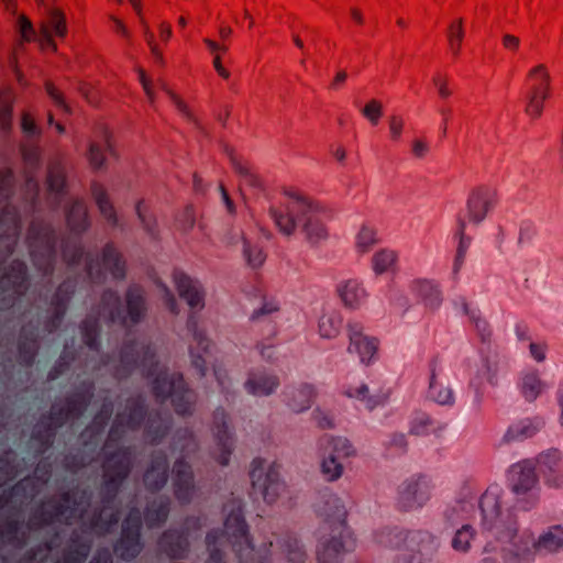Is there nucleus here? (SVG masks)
<instances>
[{
	"label": "nucleus",
	"instance_id": "obj_1",
	"mask_svg": "<svg viewBox=\"0 0 563 563\" xmlns=\"http://www.w3.org/2000/svg\"><path fill=\"white\" fill-rule=\"evenodd\" d=\"M482 528L487 533L485 552L499 550L506 563H531L537 551L563 550V527H551L534 541L530 536H518L516 517L503 514L497 495L485 492L479 499Z\"/></svg>",
	"mask_w": 563,
	"mask_h": 563
},
{
	"label": "nucleus",
	"instance_id": "obj_2",
	"mask_svg": "<svg viewBox=\"0 0 563 563\" xmlns=\"http://www.w3.org/2000/svg\"><path fill=\"white\" fill-rule=\"evenodd\" d=\"M66 223L77 239L62 240V257L69 268L77 267L85 260V273L90 284H98L104 279L101 266L111 274L112 278H125V261L112 242H108L101 252V258L86 253L79 236L90 227L87 208L82 200H74L66 208Z\"/></svg>",
	"mask_w": 563,
	"mask_h": 563
},
{
	"label": "nucleus",
	"instance_id": "obj_3",
	"mask_svg": "<svg viewBox=\"0 0 563 563\" xmlns=\"http://www.w3.org/2000/svg\"><path fill=\"white\" fill-rule=\"evenodd\" d=\"M125 305L118 291L111 288L103 290L99 306L80 323V333L85 345L93 352L101 349V323L103 318L108 324L132 328L141 323L147 313L145 291L140 285H130L124 295Z\"/></svg>",
	"mask_w": 563,
	"mask_h": 563
},
{
	"label": "nucleus",
	"instance_id": "obj_4",
	"mask_svg": "<svg viewBox=\"0 0 563 563\" xmlns=\"http://www.w3.org/2000/svg\"><path fill=\"white\" fill-rule=\"evenodd\" d=\"M284 234L290 235L300 227L311 244L328 239L324 222L333 218L332 209L295 188L284 190Z\"/></svg>",
	"mask_w": 563,
	"mask_h": 563
},
{
	"label": "nucleus",
	"instance_id": "obj_5",
	"mask_svg": "<svg viewBox=\"0 0 563 563\" xmlns=\"http://www.w3.org/2000/svg\"><path fill=\"white\" fill-rule=\"evenodd\" d=\"M91 504V493L81 489L77 496L70 492L60 494L59 500L51 499L36 508L30 517L27 528L38 530L56 522L69 525L74 519L82 518Z\"/></svg>",
	"mask_w": 563,
	"mask_h": 563
},
{
	"label": "nucleus",
	"instance_id": "obj_6",
	"mask_svg": "<svg viewBox=\"0 0 563 563\" xmlns=\"http://www.w3.org/2000/svg\"><path fill=\"white\" fill-rule=\"evenodd\" d=\"M133 450L120 445L114 451H104L102 461V481L100 485V501L104 508H114L121 488L133 467Z\"/></svg>",
	"mask_w": 563,
	"mask_h": 563
},
{
	"label": "nucleus",
	"instance_id": "obj_7",
	"mask_svg": "<svg viewBox=\"0 0 563 563\" xmlns=\"http://www.w3.org/2000/svg\"><path fill=\"white\" fill-rule=\"evenodd\" d=\"M26 244L33 266L43 277H51L55 271L58 233L53 224L32 221Z\"/></svg>",
	"mask_w": 563,
	"mask_h": 563
},
{
	"label": "nucleus",
	"instance_id": "obj_8",
	"mask_svg": "<svg viewBox=\"0 0 563 563\" xmlns=\"http://www.w3.org/2000/svg\"><path fill=\"white\" fill-rule=\"evenodd\" d=\"M346 510L343 505H335L334 516H328L324 530L331 534L330 539L321 540L317 550L318 563H341L345 553L352 551L355 541L346 526Z\"/></svg>",
	"mask_w": 563,
	"mask_h": 563
},
{
	"label": "nucleus",
	"instance_id": "obj_9",
	"mask_svg": "<svg viewBox=\"0 0 563 563\" xmlns=\"http://www.w3.org/2000/svg\"><path fill=\"white\" fill-rule=\"evenodd\" d=\"M152 393L159 404L169 399L176 415H192L196 395L186 384L183 374L161 371L152 380Z\"/></svg>",
	"mask_w": 563,
	"mask_h": 563
},
{
	"label": "nucleus",
	"instance_id": "obj_10",
	"mask_svg": "<svg viewBox=\"0 0 563 563\" xmlns=\"http://www.w3.org/2000/svg\"><path fill=\"white\" fill-rule=\"evenodd\" d=\"M553 95V78L545 64L531 67L523 86V112L530 121L542 118L547 102Z\"/></svg>",
	"mask_w": 563,
	"mask_h": 563
},
{
	"label": "nucleus",
	"instance_id": "obj_11",
	"mask_svg": "<svg viewBox=\"0 0 563 563\" xmlns=\"http://www.w3.org/2000/svg\"><path fill=\"white\" fill-rule=\"evenodd\" d=\"M140 368L146 377L153 376L158 368V360L155 347L151 342H139L128 340L123 343L119 362L114 367V377L123 379L129 377L135 369Z\"/></svg>",
	"mask_w": 563,
	"mask_h": 563
},
{
	"label": "nucleus",
	"instance_id": "obj_12",
	"mask_svg": "<svg viewBox=\"0 0 563 563\" xmlns=\"http://www.w3.org/2000/svg\"><path fill=\"white\" fill-rule=\"evenodd\" d=\"M388 545L393 549H406L411 552L404 558L402 563H426L432 560L438 550V543L432 534L424 531L405 532L389 531Z\"/></svg>",
	"mask_w": 563,
	"mask_h": 563
},
{
	"label": "nucleus",
	"instance_id": "obj_13",
	"mask_svg": "<svg viewBox=\"0 0 563 563\" xmlns=\"http://www.w3.org/2000/svg\"><path fill=\"white\" fill-rule=\"evenodd\" d=\"M142 527V512L137 506H132L122 520L120 536L113 544V552L122 561L131 562L143 551Z\"/></svg>",
	"mask_w": 563,
	"mask_h": 563
},
{
	"label": "nucleus",
	"instance_id": "obj_14",
	"mask_svg": "<svg viewBox=\"0 0 563 563\" xmlns=\"http://www.w3.org/2000/svg\"><path fill=\"white\" fill-rule=\"evenodd\" d=\"M320 445L324 452L329 451L321 462V473L328 482H334L343 474L342 460L355 455V450L347 439L341 437L325 435L320 440Z\"/></svg>",
	"mask_w": 563,
	"mask_h": 563
},
{
	"label": "nucleus",
	"instance_id": "obj_15",
	"mask_svg": "<svg viewBox=\"0 0 563 563\" xmlns=\"http://www.w3.org/2000/svg\"><path fill=\"white\" fill-rule=\"evenodd\" d=\"M224 532L231 539L233 549L241 563H249L254 553L251 543L249 527L241 505L232 507L224 520Z\"/></svg>",
	"mask_w": 563,
	"mask_h": 563
},
{
	"label": "nucleus",
	"instance_id": "obj_16",
	"mask_svg": "<svg viewBox=\"0 0 563 563\" xmlns=\"http://www.w3.org/2000/svg\"><path fill=\"white\" fill-rule=\"evenodd\" d=\"M250 477L254 494L261 495L268 504L277 499L280 492V465L277 462L271 464L266 470L264 460L254 459Z\"/></svg>",
	"mask_w": 563,
	"mask_h": 563
},
{
	"label": "nucleus",
	"instance_id": "obj_17",
	"mask_svg": "<svg viewBox=\"0 0 563 563\" xmlns=\"http://www.w3.org/2000/svg\"><path fill=\"white\" fill-rule=\"evenodd\" d=\"M77 286V277H68L53 294L49 300L53 311L44 321V329L48 334L55 333L60 328Z\"/></svg>",
	"mask_w": 563,
	"mask_h": 563
},
{
	"label": "nucleus",
	"instance_id": "obj_18",
	"mask_svg": "<svg viewBox=\"0 0 563 563\" xmlns=\"http://www.w3.org/2000/svg\"><path fill=\"white\" fill-rule=\"evenodd\" d=\"M212 432L219 450L216 461L221 466H228L234 450L235 437L230 427V417L222 407L217 408L213 412Z\"/></svg>",
	"mask_w": 563,
	"mask_h": 563
},
{
	"label": "nucleus",
	"instance_id": "obj_19",
	"mask_svg": "<svg viewBox=\"0 0 563 563\" xmlns=\"http://www.w3.org/2000/svg\"><path fill=\"white\" fill-rule=\"evenodd\" d=\"M172 484L174 496L178 503L189 505L196 495L197 487L192 467L184 457H179L174 462Z\"/></svg>",
	"mask_w": 563,
	"mask_h": 563
},
{
	"label": "nucleus",
	"instance_id": "obj_20",
	"mask_svg": "<svg viewBox=\"0 0 563 563\" xmlns=\"http://www.w3.org/2000/svg\"><path fill=\"white\" fill-rule=\"evenodd\" d=\"M430 498V485L424 476H412L405 481L398 492V508L409 511L422 507Z\"/></svg>",
	"mask_w": 563,
	"mask_h": 563
},
{
	"label": "nucleus",
	"instance_id": "obj_21",
	"mask_svg": "<svg viewBox=\"0 0 563 563\" xmlns=\"http://www.w3.org/2000/svg\"><path fill=\"white\" fill-rule=\"evenodd\" d=\"M187 329L191 333L194 341L196 342V350L190 349L191 364L197 369L199 376H205L207 373V360L202 355H210L212 347L211 341L207 338L205 332L198 327V317L195 312H191L187 319Z\"/></svg>",
	"mask_w": 563,
	"mask_h": 563
},
{
	"label": "nucleus",
	"instance_id": "obj_22",
	"mask_svg": "<svg viewBox=\"0 0 563 563\" xmlns=\"http://www.w3.org/2000/svg\"><path fill=\"white\" fill-rule=\"evenodd\" d=\"M347 334L350 340L349 352L357 353L362 363L369 364L377 354L378 340L365 335L363 333V325L360 322H349Z\"/></svg>",
	"mask_w": 563,
	"mask_h": 563
},
{
	"label": "nucleus",
	"instance_id": "obj_23",
	"mask_svg": "<svg viewBox=\"0 0 563 563\" xmlns=\"http://www.w3.org/2000/svg\"><path fill=\"white\" fill-rule=\"evenodd\" d=\"M496 190L481 186L472 190L467 198V217L468 221L475 224L482 222L489 210L497 203Z\"/></svg>",
	"mask_w": 563,
	"mask_h": 563
},
{
	"label": "nucleus",
	"instance_id": "obj_24",
	"mask_svg": "<svg viewBox=\"0 0 563 563\" xmlns=\"http://www.w3.org/2000/svg\"><path fill=\"white\" fill-rule=\"evenodd\" d=\"M169 461L165 451L153 452L151 462L143 475L146 490L157 493L162 490L168 481Z\"/></svg>",
	"mask_w": 563,
	"mask_h": 563
},
{
	"label": "nucleus",
	"instance_id": "obj_25",
	"mask_svg": "<svg viewBox=\"0 0 563 563\" xmlns=\"http://www.w3.org/2000/svg\"><path fill=\"white\" fill-rule=\"evenodd\" d=\"M159 551L170 560H181L187 556L190 549L187 532L184 529L169 528L158 538Z\"/></svg>",
	"mask_w": 563,
	"mask_h": 563
},
{
	"label": "nucleus",
	"instance_id": "obj_26",
	"mask_svg": "<svg viewBox=\"0 0 563 563\" xmlns=\"http://www.w3.org/2000/svg\"><path fill=\"white\" fill-rule=\"evenodd\" d=\"M508 481L511 490L517 495L530 492L538 484L534 462L526 459L511 465Z\"/></svg>",
	"mask_w": 563,
	"mask_h": 563
},
{
	"label": "nucleus",
	"instance_id": "obj_27",
	"mask_svg": "<svg viewBox=\"0 0 563 563\" xmlns=\"http://www.w3.org/2000/svg\"><path fill=\"white\" fill-rule=\"evenodd\" d=\"M175 284L178 294L194 311H200L205 307L206 291L202 284L184 273L175 274Z\"/></svg>",
	"mask_w": 563,
	"mask_h": 563
},
{
	"label": "nucleus",
	"instance_id": "obj_28",
	"mask_svg": "<svg viewBox=\"0 0 563 563\" xmlns=\"http://www.w3.org/2000/svg\"><path fill=\"white\" fill-rule=\"evenodd\" d=\"M544 427L543 418H523L510 424L503 437L504 443L520 442L534 437Z\"/></svg>",
	"mask_w": 563,
	"mask_h": 563
},
{
	"label": "nucleus",
	"instance_id": "obj_29",
	"mask_svg": "<svg viewBox=\"0 0 563 563\" xmlns=\"http://www.w3.org/2000/svg\"><path fill=\"white\" fill-rule=\"evenodd\" d=\"M537 461L541 473L550 485L559 487L563 484V460L558 450L541 453Z\"/></svg>",
	"mask_w": 563,
	"mask_h": 563
},
{
	"label": "nucleus",
	"instance_id": "obj_30",
	"mask_svg": "<svg viewBox=\"0 0 563 563\" xmlns=\"http://www.w3.org/2000/svg\"><path fill=\"white\" fill-rule=\"evenodd\" d=\"M170 512V499L167 496H159L148 501L142 517L148 529L161 528L165 525Z\"/></svg>",
	"mask_w": 563,
	"mask_h": 563
},
{
	"label": "nucleus",
	"instance_id": "obj_31",
	"mask_svg": "<svg viewBox=\"0 0 563 563\" xmlns=\"http://www.w3.org/2000/svg\"><path fill=\"white\" fill-rule=\"evenodd\" d=\"M95 395V383L92 380H82L75 391L66 397L65 404L74 412L75 418L80 419L88 407Z\"/></svg>",
	"mask_w": 563,
	"mask_h": 563
},
{
	"label": "nucleus",
	"instance_id": "obj_32",
	"mask_svg": "<svg viewBox=\"0 0 563 563\" xmlns=\"http://www.w3.org/2000/svg\"><path fill=\"white\" fill-rule=\"evenodd\" d=\"M228 155L234 172L241 178V185L247 187L254 197L266 196V189L262 179L249 166L239 161L232 152L228 151Z\"/></svg>",
	"mask_w": 563,
	"mask_h": 563
},
{
	"label": "nucleus",
	"instance_id": "obj_33",
	"mask_svg": "<svg viewBox=\"0 0 563 563\" xmlns=\"http://www.w3.org/2000/svg\"><path fill=\"white\" fill-rule=\"evenodd\" d=\"M172 428V417L159 411L152 412L145 424L144 434L150 444L157 445L168 434Z\"/></svg>",
	"mask_w": 563,
	"mask_h": 563
},
{
	"label": "nucleus",
	"instance_id": "obj_34",
	"mask_svg": "<svg viewBox=\"0 0 563 563\" xmlns=\"http://www.w3.org/2000/svg\"><path fill=\"white\" fill-rule=\"evenodd\" d=\"M119 519L118 511L113 510V508H104L101 504V507L92 511L89 518V527L97 534L106 536L118 525Z\"/></svg>",
	"mask_w": 563,
	"mask_h": 563
},
{
	"label": "nucleus",
	"instance_id": "obj_35",
	"mask_svg": "<svg viewBox=\"0 0 563 563\" xmlns=\"http://www.w3.org/2000/svg\"><path fill=\"white\" fill-rule=\"evenodd\" d=\"M118 415H122L123 422L128 430H139L147 415V407L142 396L131 398L128 400L125 409Z\"/></svg>",
	"mask_w": 563,
	"mask_h": 563
},
{
	"label": "nucleus",
	"instance_id": "obj_36",
	"mask_svg": "<svg viewBox=\"0 0 563 563\" xmlns=\"http://www.w3.org/2000/svg\"><path fill=\"white\" fill-rule=\"evenodd\" d=\"M439 365L438 357H433L430 361V382H429V397L440 405H452L453 404V393L450 387L443 386L442 383L438 380L437 369Z\"/></svg>",
	"mask_w": 563,
	"mask_h": 563
},
{
	"label": "nucleus",
	"instance_id": "obj_37",
	"mask_svg": "<svg viewBox=\"0 0 563 563\" xmlns=\"http://www.w3.org/2000/svg\"><path fill=\"white\" fill-rule=\"evenodd\" d=\"M338 292L344 306L350 309H357L366 299V291L362 285L355 280L350 279L338 287Z\"/></svg>",
	"mask_w": 563,
	"mask_h": 563
},
{
	"label": "nucleus",
	"instance_id": "obj_38",
	"mask_svg": "<svg viewBox=\"0 0 563 563\" xmlns=\"http://www.w3.org/2000/svg\"><path fill=\"white\" fill-rule=\"evenodd\" d=\"M316 397V390L312 385L302 384L292 388L288 394L287 405L292 412H301L311 407Z\"/></svg>",
	"mask_w": 563,
	"mask_h": 563
},
{
	"label": "nucleus",
	"instance_id": "obj_39",
	"mask_svg": "<svg viewBox=\"0 0 563 563\" xmlns=\"http://www.w3.org/2000/svg\"><path fill=\"white\" fill-rule=\"evenodd\" d=\"M343 394L349 398H356L363 401L366 408L369 410L384 405L389 397V394L385 391L369 395V390L366 384H361L358 387L347 386L344 388Z\"/></svg>",
	"mask_w": 563,
	"mask_h": 563
},
{
	"label": "nucleus",
	"instance_id": "obj_40",
	"mask_svg": "<svg viewBox=\"0 0 563 563\" xmlns=\"http://www.w3.org/2000/svg\"><path fill=\"white\" fill-rule=\"evenodd\" d=\"M277 386V377L266 374H251L244 384L245 390L253 396L271 395Z\"/></svg>",
	"mask_w": 563,
	"mask_h": 563
},
{
	"label": "nucleus",
	"instance_id": "obj_41",
	"mask_svg": "<svg viewBox=\"0 0 563 563\" xmlns=\"http://www.w3.org/2000/svg\"><path fill=\"white\" fill-rule=\"evenodd\" d=\"M90 550V541L82 540L79 534L73 533L64 552L63 563H85Z\"/></svg>",
	"mask_w": 563,
	"mask_h": 563
},
{
	"label": "nucleus",
	"instance_id": "obj_42",
	"mask_svg": "<svg viewBox=\"0 0 563 563\" xmlns=\"http://www.w3.org/2000/svg\"><path fill=\"white\" fill-rule=\"evenodd\" d=\"M444 428L445 424L434 421L427 412L416 411L410 420L409 433L413 435H428Z\"/></svg>",
	"mask_w": 563,
	"mask_h": 563
},
{
	"label": "nucleus",
	"instance_id": "obj_43",
	"mask_svg": "<svg viewBox=\"0 0 563 563\" xmlns=\"http://www.w3.org/2000/svg\"><path fill=\"white\" fill-rule=\"evenodd\" d=\"M465 38L464 19H454L446 29L448 46L452 55L457 58L462 51V44Z\"/></svg>",
	"mask_w": 563,
	"mask_h": 563
},
{
	"label": "nucleus",
	"instance_id": "obj_44",
	"mask_svg": "<svg viewBox=\"0 0 563 563\" xmlns=\"http://www.w3.org/2000/svg\"><path fill=\"white\" fill-rule=\"evenodd\" d=\"M545 385L537 372L526 373L520 380L519 390L523 398L531 402L534 401L543 391Z\"/></svg>",
	"mask_w": 563,
	"mask_h": 563
},
{
	"label": "nucleus",
	"instance_id": "obj_45",
	"mask_svg": "<svg viewBox=\"0 0 563 563\" xmlns=\"http://www.w3.org/2000/svg\"><path fill=\"white\" fill-rule=\"evenodd\" d=\"M91 191H92V196L95 198V201H96L98 209H99L100 213L102 214V217L107 220V222L111 227H118V224H119L118 217L113 209V206L109 201L107 192L98 184L92 185Z\"/></svg>",
	"mask_w": 563,
	"mask_h": 563
},
{
	"label": "nucleus",
	"instance_id": "obj_46",
	"mask_svg": "<svg viewBox=\"0 0 563 563\" xmlns=\"http://www.w3.org/2000/svg\"><path fill=\"white\" fill-rule=\"evenodd\" d=\"M342 317L335 310L325 311L319 319L318 329L322 338L333 339L341 330Z\"/></svg>",
	"mask_w": 563,
	"mask_h": 563
},
{
	"label": "nucleus",
	"instance_id": "obj_47",
	"mask_svg": "<svg viewBox=\"0 0 563 563\" xmlns=\"http://www.w3.org/2000/svg\"><path fill=\"white\" fill-rule=\"evenodd\" d=\"M21 528L22 522L20 520H8L1 532L2 538L8 544L23 549L26 545L27 536Z\"/></svg>",
	"mask_w": 563,
	"mask_h": 563
},
{
	"label": "nucleus",
	"instance_id": "obj_48",
	"mask_svg": "<svg viewBox=\"0 0 563 563\" xmlns=\"http://www.w3.org/2000/svg\"><path fill=\"white\" fill-rule=\"evenodd\" d=\"M377 231L369 224H363L355 238V247L360 254L368 253L378 243Z\"/></svg>",
	"mask_w": 563,
	"mask_h": 563
},
{
	"label": "nucleus",
	"instance_id": "obj_49",
	"mask_svg": "<svg viewBox=\"0 0 563 563\" xmlns=\"http://www.w3.org/2000/svg\"><path fill=\"white\" fill-rule=\"evenodd\" d=\"M76 361V352L68 349L67 345L64 346L58 360L48 371L47 378L48 380H56L58 377L68 372Z\"/></svg>",
	"mask_w": 563,
	"mask_h": 563
},
{
	"label": "nucleus",
	"instance_id": "obj_50",
	"mask_svg": "<svg viewBox=\"0 0 563 563\" xmlns=\"http://www.w3.org/2000/svg\"><path fill=\"white\" fill-rule=\"evenodd\" d=\"M106 153L113 154L109 134L103 133L101 143H91L89 146V161L95 168H101L106 159Z\"/></svg>",
	"mask_w": 563,
	"mask_h": 563
},
{
	"label": "nucleus",
	"instance_id": "obj_51",
	"mask_svg": "<svg viewBox=\"0 0 563 563\" xmlns=\"http://www.w3.org/2000/svg\"><path fill=\"white\" fill-rule=\"evenodd\" d=\"M106 428L96 423L88 424L80 434L82 446L91 454H93L102 439Z\"/></svg>",
	"mask_w": 563,
	"mask_h": 563
},
{
	"label": "nucleus",
	"instance_id": "obj_52",
	"mask_svg": "<svg viewBox=\"0 0 563 563\" xmlns=\"http://www.w3.org/2000/svg\"><path fill=\"white\" fill-rule=\"evenodd\" d=\"M465 229H466L465 219L459 218L457 219V235H459L460 241H459V245H457V250H456V255H455V260H454V268H453L455 274L459 273V271L461 269V267L464 263V260L466 257L467 250L471 244V238L466 236Z\"/></svg>",
	"mask_w": 563,
	"mask_h": 563
},
{
	"label": "nucleus",
	"instance_id": "obj_53",
	"mask_svg": "<svg viewBox=\"0 0 563 563\" xmlns=\"http://www.w3.org/2000/svg\"><path fill=\"white\" fill-rule=\"evenodd\" d=\"M284 556L287 563H303L307 559L306 551L299 544L296 537L287 534L284 539Z\"/></svg>",
	"mask_w": 563,
	"mask_h": 563
},
{
	"label": "nucleus",
	"instance_id": "obj_54",
	"mask_svg": "<svg viewBox=\"0 0 563 563\" xmlns=\"http://www.w3.org/2000/svg\"><path fill=\"white\" fill-rule=\"evenodd\" d=\"M412 290L424 301L439 302L440 291L438 286L429 279H417L412 283Z\"/></svg>",
	"mask_w": 563,
	"mask_h": 563
},
{
	"label": "nucleus",
	"instance_id": "obj_55",
	"mask_svg": "<svg viewBox=\"0 0 563 563\" xmlns=\"http://www.w3.org/2000/svg\"><path fill=\"white\" fill-rule=\"evenodd\" d=\"M66 34V24L64 15L55 10L49 9L48 25L44 27V35L51 43L53 35L63 37Z\"/></svg>",
	"mask_w": 563,
	"mask_h": 563
},
{
	"label": "nucleus",
	"instance_id": "obj_56",
	"mask_svg": "<svg viewBox=\"0 0 563 563\" xmlns=\"http://www.w3.org/2000/svg\"><path fill=\"white\" fill-rule=\"evenodd\" d=\"M38 345L36 343L23 341L18 339V361L24 367H32L38 353Z\"/></svg>",
	"mask_w": 563,
	"mask_h": 563
},
{
	"label": "nucleus",
	"instance_id": "obj_57",
	"mask_svg": "<svg viewBox=\"0 0 563 563\" xmlns=\"http://www.w3.org/2000/svg\"><path fill=\"white\" fill-rule=\"evenodd\" d=\"M397 262V254L391 250H380L372 258L373 269L376 274L388 272Z\"/></svg>",
	"mask_w": 563,
	"mask_h": 563
},
{
	"label": "nucleus",
	"instance_id": "obj_58",
	"mask_svg": "<svg viewBox=\"0 0 563 563\" xmlns=\"http://www.w3.org/2000/svg\"><path fill=\"white\" fill-rule=\"evenodd\" d=\"M220 529H212L206 536V543L209 548V558L206 563H224L222 552L217 548L218 541L223 537Z\"/></svg>",
	"mask_w": 563,
	"mask_h": 563
},
{
	"label": "nucleus",
	"instance_id": "obj_59",
	"mask_svg": "<svg viewBox=\"0 0 563 563\" xmlns=\"http://www.w3.org/2000/svg\"><path fill=\"white\" fill-rule=\"evenodd\" d=\"M474 529L470 525H464L453 537L452 548L455 551L466 552L471 548V541L474 539Z\"/></svg>",
	"mask_w": 563,
	"mask_h": 563
},
{
	"label": "nucleus",
	"instance_id": "obj_60",
	"mask_svg": "<svg viewBox=\"0 0 563 563\" xmlns=\"http://www.w3.org/2000/svg\"><path fill=\"white\" fill-rule=\"evenodd\" d=\"M92 461V454L78 451L69 453L64 459V467L69 472H78L79 470L89 465Z\"/></svg>",
	"mask_w": 563,
	"mask_h": 563
},
{
	"label": "nucleus",
	"instance_id": "obj_61",
	"mask_svg": "<svg viewBox=\"0 0 563 563\" xmlns=\"http://www.w3.org/2000/svg\"><path fill=\"white\" fill-rule=\"evenodd\" d=\"M128 428L123 422L122 415H117L108 432L104 448L118 445L125 437Z\"/></svg>",
	"mask_w": 563,
	"mask_h": 563
},
{
	"label": "nucleus",
	"instance_id": "obj_62",
	"mask_svg": "<svg viewBox=\"0 0 563 563\" xmlns=\"http://www.w3.org/2000/svg\"><path fill=\"white\" fill-rule=\"evenodd\" d=\"M31 440L36 444L35 453L36 455H42L47 452L54 444L55 439L52 437V433H46L35 426L33 432L31 434Z\"/></svg>",
	"mask_w": 563,
	"mask_h": 563
},
{
	"label": "nucleus",
	"instance_id": "obj_63",
	"mask_svg": "<svg viewBox=\"0 0 563 563\" xmlns=\"http://www.w3.org/2000/svg\"><path fill=\"white\" fill-rule=\"evenodd\" d=\"M48 420H53L55 424L63 428L68 421L77 420L74 412L65 404L63 407L52 406L48 413H46Z\"/></svg>",
	"mask_w": 563,
	"mask_h": 563
},
{
	"label": "nucleus",
	"instance_id": "obj_64",
	"mask_svg": "<svg viewBox=\"0 0 563 563\" xmlns=\"http://www.w3.org/2000/svg\"><path fill=\"white\" fill-rule=\"evenodd\" d=\"M362 114L373 124L377 125L379 119L383 115V106L382 102L372 99L368 101L365 107L362 109Z\"/></svg>",
	"mask_w": 563,
	"mask_h": 563
}]
</instances>
